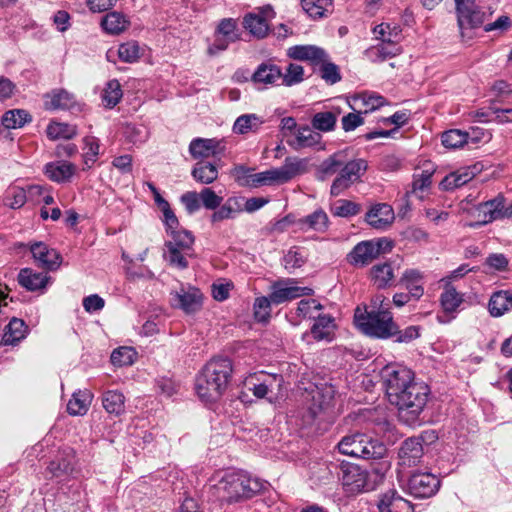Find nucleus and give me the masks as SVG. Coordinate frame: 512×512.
Returning <instances> with one entry per match:
<instances>
[{
	"label": "nucleus",
	"mask_w": 512,
	"mask_h": 512,
	"mask_svg": "<svg viewBox=\"0 0 512 512\" xmlns=\"http://www.w3.org/2000/svg\"><path fill=\"white\" fill-rule=\"evenodd\" d=\"M267 482L244 470H227L212 486L213 494L227 504L241 503L252 499L266 489Z\"/></svg>",
	"instance_id": "nucleus-1"
},
{
	"label": "nucleus",
	"mask_w": 512,
	"mask_h": 512,
	"mask_svg": "<svg viewBox=\"0 0 512 512\" xmlns=\"http://www.w3.org/2000/svg\"><path fill=\"white\" fill-rule=\"evenodd\" d=\"M232 374L233 364L230 358L222 356L211 358L196 376L197 395L204 402H217L226 392Z\"/></svg>",
	"instance_id": "nucleus-2"
},
{
	"label": "nucleus",
	"mask_w": 512,
	"mask_h": 512,
	"mask_svg": "<svg viewBox=\"0 0 512 512\" xmlns=\"http://www.w3.org/2000/svg\"><path fill=\"white\" fill-rule=\"evenodd\" d=\"M301 161L287 157L279 168H273L260 173H253L254 169L244 165L235 166L231 174L240 187L257 188L273 183H286L300 171Z\"/></svg>",
	"instance_id": "nucleus-3"
},
{
	"label": "nucleus",
	"mask_w": 512,
	"mask_h": 512,
	"mask_svg": "<svg viewBox=\"0 0 512 512\" xmlns=\"http://www.w3.org/2000/svg\"><path fill=\"white\" fill-rule=\"evenodd\" d=\"M430 389L421 382L412 384L393 404L398 409V419L409 427L421 426L425 422L424 411L427 406Z\"/></svg>",
	"instance_id": "nucleus-4"
},
{
	"label": "nucleus",
	"mask_w": 512,
	"mask_h": 512,
	"mask_svg": "<svg viewBox=\"0 0 512 512\" xmlns=\"http://www.w3.org/2000/svg\"><path fill=\"white\" fill-rule=\"evenodd\" d=\"M354 323L365 335L376 339L392 338L397 332V324L393 320L392 313L388 309L373 307H357L354 313Z\"/></svg>",
	"instance_id": "nucleus-5"
},
{
	"label": "nucleus",
	"mask_w": 512,
	"mask_h": 512,
	"mask_svg": "<svg viewBox=\"0 0 512 512\" xmlns=\"http://www.w3.org/2000/svg\"><path fill=\"white\" fill-rule=\"evenodd\" d=\"M337 448L343 455L364 460L382 459L387 453L383 443L359 432L344 436L337 444Z\"/></svg>",
	"instance_id": "nucleus-6"
},
{
	"label": "nucleus",
	"mask_w": 512,
	"mask_h": 512,
	"mask_svg": "<svg viewBox=\"0 0 512 512\" xmlns=\"http://www.w3.org/2000/svg\"><path fill=\"white\" fill-rule=\"evenodd\" d=\"M382 379L389 402L393 405L399 397L410 389L414 380V373L407 367L388 365L382 370Z\"/></svg>",
	"instance_id": "nucleus-7"
},
{
	"label": "nucleus",
	"mask_w": 512,
	"mask_h": 512,
	"mask_svg": "<svg viewBox=\"0 0 512 512\" xmlns=\"http://www.w3.org/2000/svg\"><path fill=\"white\" fill-rule=\"evenodd\" d=\"M340 469L339 478L347 493L356 494L374 489L375 485L370 481V474L366 469L351 463L341 464Z\"/></svg>",
	"instance_id": "nucleus-8"
},
{
	"label": "nucleus",
	"mask_w": 512,
	"mask_h": 512,
	"mask_svg": "<svg viewBox=\"0 0 512 512\" xmlns=\"http://www.w3.org/2000/svg\"><path fill=\"white\" fill-rule=\"evenodd\" d=\"M367 167V161L364 159H354L351 161L344 159V165L341 167L340 173L331 185V195L338 196L344 190L348 189L361 178L366 172Z\"/></svg>",
	"instance_id": "nucleus-9"
},
{
	"label": "nucleus",
	"mask_w": 512,
	"mask_h": 512,
	"mask_svg": "<svg viewBox=\"0 0 512 512\" xmlns=\"http://www.w3.org/2000/svg\"><path fill=\"white\" fill-rule=\"evenodd\" d=\"M455 13L462 39H471L467 32L482 27L487 17L476 1L456 9Z\"/></svg>",
	"instance_id": "nucleus-10"
},
{
	"label": "nucleus",
	"mask_w": 512,
	"mask_h": 512,
	"mask_svg": "<svg viewBox=\"0 0 512 512\" xmlns=\"http://www.w3.org/2000/svg\"><path fill=\"white\" fill-rule=\"evenodd\" d=\"M314 290L310 287L296 286V280L286 278L274 282L271 286V300L274 305L297 299L301 296H311Z\"/></svg>",
	"instance_id": "nucleus-11"
},
{
	"label": "nucleus",
	"mask_w": 512,
	"mask_h": 512,
	"mask_svg": "<svg viewBox=\"0 0 512 512\" xmlns=\"http://www.w3.org/2000/svg\"><path fill=\"white\" fill-rule=\"evenodd\" d=\"M473 215L477 217V221L468 224L470 227H479L494 220L509 217L504 196L498 195L492 200L480 203L476 206Z\"/></svg>",
	"instance_id": "nucleus-12"
},
{
	"label": "nucleus",
	"mask_w": 512,
	"mask_h": 512,
	"mask_svg": "<svg viewBox=\"0 0 512 512\" xmlns=\"http://www.w3.org/2000/svg\"><path fill=\"white\" fill-rule=\"evenodd\" d=\"M309 394L311 400L308 406V412L311 417L315 419L332 407L335 389L332 385L327 383L315 384L311 387Z\"/></svg>",
	"instance_id": "nucleus-13"
},
{
	"label": "nucleus",
	"mask_w": 512,
	"mask_h": 512,
	"mask_svg": "<svg viewBox=\"0 0 512 512\" xmlns=\"http://www.w3.org/2000/svg\"><path fill=\"white\" fill-rule=\"evenodd\" d=\"M440 488V480L429 472H416L408 481V489L415 498H429Z\"/></svg>",
	"instance_id": "nucleus-14"
},
{
	"label": "nucleus",
	"mask_w": 512,
	"mask_h": 512,
	"mask_svg": "<svg viewBox=\"0 0 512 512\" xmlns=\"http://www.w3.org/2000/svg\"><path fill=\"white\" fill-rule=\"evenodd\" d=\"M171 296L172 306L187 314L200 310L203 304V294L195 287H182L179 291L172 292Z\"/></svg>",
	"instance_id": "nucleus-15"
},
{
	"label": "nucleus",
	"mask_w": 512,
	"mask_h": 512,
	"mask_svg": "<svg viewBox=\"0 0 512 512\" xmlns=\"http://www.w3.org/2000/svg\"><path fill=\"white\" fill-rule=\"evenodd\" d=\"M30 251L38 265L46 270L54 271L61 265L62 257L60 253L43 242L32 243Z\"/></svg>",
	"instance_id": "nucleus-16"
},
{
	"label": "nucleus",
	"mask_w": 512,
	"mask_h": 512,
	"mask_svg": "<svg viewBox=\"0 0 512 512\" xmlns=\"http://www.w3.org/2000/svg\"><path fill=\"white\" fill-rule=\"evenodd\" d=\"M76 463L75 452L72 448L63 449L50 461L47 471L52 477L60 478L72 474Z\"/></svg>",
	"instance_id": "nucleus-17"
},
{
	"label": "nucleus",
	"mask_w": 512,
	"mask_h": 512,
	"mask_svg": "<svg viewBox=\"0 0 512 512\" xmlns=\"http://www.w3.org/2000/svg\"><path fill=\"white\" fill-rule=\"evenodd\" d=\"M379 512H414L413 504L395 489L383 493L377 503Z\"/></svg>",
	"instance_id": "nucleus-18"
},
{
	"label": "nucleus",
	"mask_w": 512,
	"mask_h": 512,
	"mask_svg": "<svg viewBox=\"0 0 512 512\" xmlns=\"http://www.w3.org/2000/svg\"><path fill=\"white\" fill-rule=\"evenodd\" d=\"M171 240L166 241L164 246L167 252L176 255L177 250L182 251L185 255H194V242L195 237L191 231L186 229L173 230L169 234Z\"/></svg>",
	"instance_id": "nucleus-19"
},
{
	"label": "nucleus",
	"mask_w": 512,
	"mask_h": 512,
	"mask_svg": "<svg viewBox=\"0 0 512 512\" xmlns=\"http://www.w3.org/2000/svg\"><path fill=\"white\" fill-rule=\"evenodd\" d=\"M398 455L401 465L408 467L417 465L423 456L421 439L417 437H410L403 441Z\"/></svg>",
	"instance_id": "nucleus-20"
},
{
	"label": "nucleus",
	"mask_w": 512,
	"mask_h": 512,
	"mask_svg": "<svg viewBox=\"0 0 512 512\" xmlns=\"http://www.w3.org/2000/svg\"><path fill=\"white\" fill-rule=\"evenodd\" d=\"M367 223L375 229H385L394 220V211L389 204L379 203L366 213Z\"/></svg>",
	"instance_id": "nucleus-21"
},
{
	"label": "nucleus",
	"mask_w": 512,
	"mask_h": 512,
	"mask_svg": "<svg viewBox=\"0 0 512 512\" xmlns=\"http://www.w3.org/2000/svg\"><path fill=\"white\" fill-rule=\"evenodd\" d=\"M395 268L392 262H383L373 265L370 269V278L377 289H386L395 285Z\"/></svg>",
	"instance_id": "nucleus-22"
},
{
	"label": "nucleus",
	"mask_w": 512,
	"mask_h": 512,
	"mask_svg": "<svg viewBox=\"0 0 512 512\" xmlns=\"http://www.w3.org/2000/svg\"><path fill=\"white\" fill-rule=\"evenodd\" d=\"M373 247L368 240L357 243L347 254L346 261L355 268H363L375 260Z\"/></svg>",
	"instance_id": "nucleus-23"
},
{
	"label": "nucleus",
	"mask_w": 512,
	"mask_h": 512,
	"mask_svg": "<svg viewBox=\"0 0 512 512\" xmlns=\"http://www.w3.org/2000/svg\"><path fill=\"white\" fill-rule=\"evenodd\" d=\"M189 152L194 159L208 158L221 154L223 147L216 139L195 138L190 142Z\"/></svg>",
	"instance_id": "nucleus-24"
},
{
	"label": "nucleus",
	"mask_w": 512,
	"mask_h": 512,
	"mask_svg": "<svg viewBox=\"0 0 512 512\" xmlns=\"http://www.w3.org/2000/svg\"><path fill=\"white\" fill-rule=\"evenodd\" d=\"M288 56L295 60L310 61L313 65H318L320 61L325 60L327 53L317 46L296 45L288 49Z\"/></svg>",
	"instance_id": "nucleus-25"
},
{
	"label": "nucleus",
	"mask_w": 512,
	"mask_h": 512,
	"mask_svg": "<svg viewBox=\"0 0 512 512\" xmlns=\"http://www.w3.org/2000/svg\"><path fill=\"white\" fill-rule=\"evenodd\" d=\"M281 77L282 70L278 65L271 62H263L252 74L251 80L254 83L264 85H279L278 82L281 81Z\"/></svg>",
	"instance_id": "nucleus-26"
},
{
	"label": "nucleus",
	"mask_w": 512,
	"mask_h": 512,
	"mask_svg": "<svg viewBox=\"0 0 512 512\" xmlns=\"http://www.w3.org/2000/svg\"><path fill=\"white\" fill-rule=\"evenodd\" d=\"M314 323L311 327V335L317 341H331L336 328L334 318L330 315L319 314L315 316Z\"/></svg>",
	"instance_id": "nucleus-27"
},
{
	"label": "nucleus",
	"mask_w": 512,
	"mask_h": 512,
	"mask_svg": "<svg viewBox=\"0 0 512 512\" xmlns=\"http://www.w3.org/2000/svg\"><path fill=\"white\" fill-rule=\"evenodd\" d=\"M44 108L46 110H66L73 106V94L65 89H54L44 95Z\"/></svg>",
	"instance_id": "nucleus-28"
},
{
	"label": "nucleus",
	"mask_w": 512,
	"mask_h": 512,
	"mask_svg": "<svg viewBox=\"0 0 512 512\" xmlns=\"http://www.w3.org/2000/svg\"><path fill=\"white\" fill-rule=\"evenodd\" d=\"M512 309V292L495 291L488 302V311L492 317H501Z\"/></svg>",
	"instance_id": "nucleus-29"
},
{
	"label": "nucleus",
	"mask_w": 512,
	"mask_h": 512,
	"mask_svg": "<svg viewBox=\"0 0 512 512\" xmlns=\"http://www.w3.org/2000/svg\"><path fill=\"white\" fill-rule=\"evenodd\" d=\"M18 283L28 291L44 289L49 277L46 273L35 272L31 268H23L18 273Z\"/></svg>",
	"instance_id": "nucleus-30"
},
{
	"label": "nucleus",
	"mask_w": 512,
	"mask_h": 512,
	"mask_svg": "<svg viewBox=\"0 0 512 512\" xmlns=\"http://www.w3.org/2000/svg\"><path fill=\"white\" fill-rule=\"evenodd\" d=\"M76 171V166L66 161H55L46 164L45 174L47 177L58 183L67 182Z\"/></svg>",
	"instance_id": "nucleus-31"
},
{
	"label": "nucleus",
	"mask_w": 512,
	"mask_h": 512,
	"mask_svg": "<svg viewBox=\"0 0 512 512\" xmlns=\"http://www.w3.org/2000/svg\"><path fill=\"white\" fill-rule=\"evenodd\" d=\"M401 52L402 48L399 44L381 41V43L368 48L365 51V55L371 62L377 63L393 58L401 54Z\"/></svg>",
	"instance_id": "nucleus-32"
},
{
	"label": "nucleus",
	"mask_w": 512,
	"mask_h": 512,
	"mask_svg": "<svg viewBox=\"0 0 512 512\" xmlns=\"http://www.w3.org/2000/svg\"><path fill=\"white\" fill-rule=\"evenodd\" d=\"M298 225L303 231L314 230L324 233L329 227V218L323 209H317L313 213L298 220Z\"/></svg>",
	"instance_id": "nucleus-33"
},
{
	"label": "nucleus",
	"mask_w": 512,
	"mask_h": 512,
	"mask_svg": "<svg viewBox=\"0 0 512 512\" xmlns=\"http://www.w3.org/2000/svg\"><path fill=\"white\" fill-rule=\"evenodd\" d=\"M423 274L417 269H406L400 278V284L408 290L414 299H420L424 294L422 284Z\"/></svg>",
	"instance_id": "nucleus-34"
},
{
	"label": "nucleus",
	"mask_w": 512,
	"mask_h": 512,
	"mask_svg": "<svg viewBox=\"0 0 512 512\" xmlns=\"http://www.w3.org/2000/svg\"><path fill=\"white\" fill-rule=\"evenodd\" d=\"M321 139L322 136L318 132L309 126H302L298 128L295 138L288 141V145L294 150H300L319 144Z\"/></svg>",
	"instance_id": "nucleus-35"
},
{
	"label": "nucleus",
	"mask_w": 512,
	"mask_h": 512,
	"mask_svg": "<svg viewBox=\"0 0 512 512\" xmlns=\"http://www.w3.org/2000/svg\"><path fill=\"white\" fill-rule=\"evenodd\" d=\"M27 325L22 319L12 318L5 327L2 337L3 345H15L25 338L27 333Z\"/></svg>",
	"instance_id": "nucleus-36"
},
{
	"label": "nucleus",
	"mask_w": 512,
	"mask_h": 512,
	"mask_svg": "<svg viewBox=\"0 0 512 512\" xmlns=\"http://www.w3.org/2000/svg\"><path fill=\"white\" fill-rule=\"evenodd\" d=\"M92 401V394L88 390L74 392L67 404V411L72 416H83L87 413Z\"/></svg>",
	"instance_id": "nucleus-37"
},
{
	"label": "nucleus",
	"mask_w": 512,
	"mask_h": 512,
	"mask_svg": "<svg viewBox=\"0 0 512 512\" xmlns=\"http://www.w3.org/2000/svg\"><path fill=\"white\" fill-rule=\"evenodd\" d=\"M340 109L317 112L311 119L312 128L321 132H330L335 129Z\"/></svg>",
	"instance_id": "nucleus-38"
},
{
	"label": "nucleus",
	"mask_w": 512,
	"mask_h": 512,
	"mask_svg": "<svg viewBox=\"0 0 512 512\" xmlns=\"http://www.w3.org/2000/svg\"><path fill=\"white\" fill-rule=\"evenodd\" d=\"M102 405L106 412L119 416L125 412V397L117 390H109L102 395Z\"/></svg>",
	"instance_id": "nucleus-39"
},
{
	"label": "nucleus",
	"mask_w": 512,
	"mask_h": 512,
	"mask_svg": "<svg viewBox=\"0 0 512 512\" xmlns=\"http://www.w3.org/2000/svg\"><path fill=\"white\" fill-rule=\"evenodd\" d=\"M345 154L342 151L336 152L323 160L318 168V178L325 180L336 173H340L341 167L344 165Z\"/></svg>",
	"instance_id": "nucleus-40"
},
{
	"label": "nucleus",
	"mask_w": 512,
	"mask_h": 512,
	"mask_svg": "<svg viewBox=\"0 0 512 512\" xmlns=\"http://www.w3.org/2000/svg\"><path fill=\"white\" fill-rule=\"evenodd\" d=\"M191 175L201 184H211L218 178V169L210 162L199 161L194 165Z\"/></svg>",
	"instance_id": "nucleus-41"
},
{
	"label": "nucleus",
	"mask_w": 512,
	"mask_h": 512,
	"mask_svg": "<svg viewBox=\"0 0 512 512\" xmlns=\"http://www.w3.org/2000/svg\"><path fill=\"white\" fill-rule=\"evenodd\" d=\"M128 24L129 22L125 15L117 11L107 13L101 21V27L103 30L114 35L123 32L127 28Z\"/></svg>",
	"instance_id": "nucleus-42"
},
{
	"label": "nucleus",
	"mask_w": 512,
	"mask_h": 512,
	"mask_svg": "<svg viewBox=\"0 0 512 512\" xmlns=\"http://www.w3.org/2000/svg\"><path fill=\"white\" fill-rule=\"evenodd\" d=\"M463 302L462 294L458 293L452 285H446L440 296V304L447 314L454 313Z\"/></svg>",
	"instance_id": "nucleus-43"
},
{
	"label": "nucleus",
	"mask_w": 512,
	"mask_h": 512,
	"mask_svg": "<svg viewBox=\"0 0 512 512\" xmlns=\"http://www.w3.org/2000/svg\"><path fill=\"white\" fill-rule=\"evenodd\" d=\"M243 26L254 37L264 38L268 33V23L260 15L249 13L243 18Z\"/></svg>",
	"instance_id": "nucleus-44"
},
{
	"label": "nucleus",
	"mask_w": 512,
	"mask_h": 512,
	"mask_svg": "<svg viewBox=\"0 0 512 512\" xmlns=\"http://www.w3.org/2000/svg\"><path fill=\"white\" fill-rule=\"evenodd\" d=\"M401 32L402 30L399 25H392L390 23H381L373 29V33L376 35L378 40L391 44H399Z\"/></svg>",
	"instance_id": "nucleus-45"
},
{
	"label": "nucleus",
	"mask_w": 512,
	"mask_h": 512,
	"mask_svg": "<svg viewBox=\"0 0 512 512\" xmlns=\"http://www.w3.org/2000/svg\"><path fill=\"white\" fill-rule=\"evenodd\" d=\"M31 121V115L23 109L9 110L2 116V125L7 129L21 128Z\"/></svg>",
	"instance_id": "nucleus-46"
},
{
	"label": "nucleus",
	"mask_w": 512,
	"mask_h": 512,
	"mask_svg": "<svg viewBox=\"0 0 512 512\" xmlns=\"http://www.w3.org/2000/svg\"><path fill=\"white\" fill-rule=\"evenodd\" d=\"M46 133L51 140L72 139L77 135V128L68 123L51 122L47 126Z\"/></svg>",
	"instance_id": "nucleus-47"
},
{
	"label": "nucleus",
	"mask_w": 512,
	"mask_h": 512,
	"mask_svg": "<svg viewBox=\"0 0 512 512\" xmlns=\"http://www.w3.org/2000/svg\"><path fill=\"white\" fill-rule=\"evenodd\" d=\"M122 96L123 92L120 82L117 79L108 81L102 94L105 106L108 108L115 107L122 99Z\"/></svg>",
	"instance_id": "nucleus-48"
},
{
	"label": "nucleus",
	"mask_w": 512,
	"mask_h": 512,
	"mask_svg": "<svg viewBox=\"0 0 512 512\" xmlns=\"http://www.w3.org/2000/svg\"><path fill=\"white\" fill-rule=\"evenodd\" d=\"M330 211L336 217L348 218L359 214L361 206L350 200L339 199L332 204Z\"/></svg>",
	"instance_id": "nucleus-49"
},
{
	"label": "nucleus",
	"mask_w": 512,
	"mask_h": 512,
	"mask_svg": "<svg viewBox=\"0 0 512 512\" xmlns=\"http://www.w3.org/2000/svg\"><path fill=\"white\" fill-rule=\"evenodd\" d=\"M441 142L446 148L456 149L469 142V135L459 129H451L442 134Z\"/></svg>",
	"instance_id": "nucleus-50"
},
{
	"label": "nucleus",
	"mask_w": 512,
	"mask_h": 512,
	"mask_svg": "<svg viewBox=\"0 0 512 512\" xmlns=\"http://www.w3.org/2000/svg\"><path fill=\"white\" fill-rule=\"evenodd\" d=\"M303 10L312 18L324 16L327 8L332 6V0H301Z\"/></svg>",
	"instance_id": "nucleus-51"
},
{
	"label": "nucleus",
	"mask_w": 512,
	"mask_h": 512,
	"mask_svg": "<svg viewBox=\"0 0 512 512\" xmlns=\"http://www.w3.org/2000/svg\"><path fill=\"white\" fill-rule=\"evenodd\" d=\"M320 76L321 78L330 85H333L339 81H341V73L339 70V67L328 61V56L325 58V60L320 61Z\"/></svg>",
	"instance_id": "nucleus-52"
},
{
	"label": "nucleus",
	"mask_w": 512,
	"mask_h": 512,
	"mask_svg": "<svg viewBox=\"0 0 512 512\" xmlns=\"http://www.w3.org/2000/svg\"><path fill=\"white\" fill-rule=\"evenodd\" d=\"M304 80V68L295 63H290L286 72H282L281 84L284 86H293L301 83Z\"/></svg>",
	"instance_id": "nucleus-53"
},
{
	"label": "nucleus",
	"mask_w": 512,
	"mask_h": 512,
	"mask_svg": "<svg viewBox=\"0 0 512 512\" xmlns=\"http://www.w3.org/2000/svg\"><path fill=\"white\" fill-rule=\"evenodd\" d=\"M83 142L85 145L84 149L87 150L83 155L84 164L87 169H90L99 155V140L94 136H86Z\"/></svg>",
	"instance_id": "nucleus-54"
},
{
	"label": "nucleus",
	"mask_w": 512,
	"mask_h": 512,
	"mask_svg": "<svg viewBox=\"0 0 512 512\" xmlns=\"http://www.w3.org/2000/svg\"><path fill=\"white\" fill-rule=\"evenodd\" d=\"M215 34L222 35L232 42L240 39V35L237 33V22L233 18L222 19L216 28Z\"/></svg>",
	"instance_id": "nucleus-55"
},
{
	"label": "nucleus",
	"mask_w": 512,
	"mask_h": 512,
	"mask_svg": "<svg viewBox=\"0 0 512 512\" xmlns=\"http://www.w3.org/2000/svg\"><path fill=\"white\" fill-rule=\"evenodd\" d=\"M273 304L271 300V294L267 297L262 296L255 299L254 302V316L259 322H266L270 318L271 313V305Z\"/></svg>",
	"instance_id": "nucleus-56"
},
{
	"label": "nucleus",
	"mask_w": 512,
	"mask_h": 512,
	"mask_svg": "<svg viewBox=\"0 0 512 512\" xmlns=\"http://www.w3.org/2000/svg\"><path fill=\"white\" fill-rule=\"evenodd\" d=\"M260 124L258 117L254 114H244L239 116L234 125L233 131L239 134H245L253 130Z\"/></svg>",
	"instance_id": "nucleus-57"
},
{
	"label": "nucleus",
	"mask_w": 512,
	"mask_h": 512,
	"mask_svg": "<svg viewBox=\"0 0 512 512\" xmlns=\"http://www.w3.org/2000/svg\"><path fill=\"white\" fill-rule=\"evenodd\" d=\"M117 53L123 62L133 63L140 57V48L136 42H126L119 46Z\"/></svg>",
	"instance_id": "nucleus-58"
},
{
	"label": "nucleus",
	"mask_w": 512,
	"mask_h": 512,
	"mask_svg": "<svg viewBox=\"0 0 512 512\" xmlns=\"http://www.w3.org/2000/svg\"><path fill=\"white\" fill-rule=\"evenodd\" d=\"M432 175L433 170L428 169L423 170L419 175H414L411 193L417 194L426 191L431 186Z\"/></svg>",
	"instance_id": "nucleus-59"
},
{
	"label": "nucleus",
	"mask_w": 512,
	"mask_h": 512,
	"mask_svg": "<svg viewBox=\"0 0 512 512\" xmlns=\"http://www.w3.org/2000/svg\"><path fill=\"white\" fill-rule=\"evenodd\" d=\"M195 256V253L194 255H185L182 251L179 250H177L176 255H173L171 252H167V249H165L164 253V258L169 263V265L179 270H184L188 268V259L194 258Z\"/></svg>",
	"instance_id": "nucleus-60"
},
{
	"label": "nucleus",
	"mask_w": 512,
	"mask_h": 512,
	"mask_svg": "<svg viewBox=\"0 0 512 512\" xmlns=\"http://www.w3.org/2000/svg\"><path fill=\"white\" fill-rule=\"evenodd\" d=\"M201 204L208 210H216L222 203L223 198L211 188H204L200 192Z\"/></svg>",
	"instance_id": "nucleus-61"
},
{
	"label": "nucleus",
	"mask_w": 512,
	"mask_h": 512,
	"mask_svg": "<svg viewBox=\"0 0 512 512\" xmlns=\"http://www.w3.org/2000/svg\"><path fill=\"white\" fill-rule=\"evenodd\" d=\"M134 351L127 347L115 349L111 354V362L117 366H127L133 363Z\"/></svg>",
	"instance_id": "nucleus-62"
},
{
	"label": "nucleus",
	"mask_w": 512,
	"mask_h": 512,
	"mask_svg": "<svg viewBox=\"0 0 512 512\" xmlns=\"http://www.w3.org/2000/svg\"><path fill=\"white\" fill-rule=\"evenodd\" d=\"M181 203L184 205L188 214H193L201 207L200 193L188 191L180 197Z\"/></svg>",
	"instance_id": "nucleus-63"
},
{
	"label": "nucleus",
	"mask_w": 512,
	"mask_h": 512,
	"mask_svg": "<svg viewBox=\"0 0 512 512\" xmlns=\"http://www.w3.org/2000/svg\"><path fill=\"white\" fill-rule=\"evenodd\" d=\"M322 309V305L315 299H304L298 302L297 312L298 315L303 317L314 318V311Z\"/></svg>",
	"instance_id": "nucleus-64"
}]
</instances>
